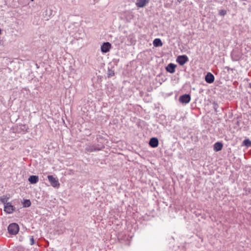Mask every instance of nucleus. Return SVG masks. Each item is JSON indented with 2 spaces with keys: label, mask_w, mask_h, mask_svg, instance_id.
I'll return each instance as SVG.
<instances>
[{
  "label": "nucleus",
  "mask_w": 251,
  "mask_h": 251,
  "mask_svg": "<svg viewBox=\"0 0 251 251\" xmlns=\"http://www.w3.org/2000/svg\"><path fill=\"white\" fill-rule=\"evenodd\" d=\"M182 0H177V1L180 3Z\"/></svg>",
  "instance_id": "21"
},
{
  "label": "nucleus",
  "mask_w": 251,
  "mask_h": 251,
  "mask_svg": "<svg viewBox=\"0 0 251 251\" xmlns=\"http://www.w3.org/2000/svg\"><path fill=\"white\" fill-rule=\"evenodd\" d=\"M4 210L7 213L11 214L15 210V208L10 203L8 202L4 205Z\"/></svg>",
  "instance_id": "6"
},
{
  "label": "nucleus",
  "mask_w": 251,
  "mask_h": 251,
  "mask_svg": "<svg viewBox=\"0 0 251 251\" xmlns=\"http://www.w3.org/2000/svg\"><path fill=\"white\" fill-rule=\"evenodd\" d=\"M111 48V45L109 42H105L103 43V44L101 46L100 49L101 52L103 53H106L109 51L110 49Z\"/></svg>",
  "instance_id": "5"
},
{
  "label": "nucleus",
  "mask_w": 251,
  "mask_h": 251,
  "mask_svg": "<svg viewBox=\"0 0 251 251\" xmlns=\"http://www.w3.org/2000/svg\"><path fill=\"white\" fill-rule=\"evenodd\" d=\"M39 180L38 176H31L28 178V181L31 184H35Z\"/></svg>",
  "instance_id": "13"
},
{
  "label": "nucleus",
  "mask_w": 251,
  "mask_h": 251,
  "mask_svg": "<svg viewBox=\"0 0 251 251\" xmlns=\"http://www.w3.org/2000/svg\"><path fill=\"white\" fill-rule=\"evenodd\" d=\"M101 148L94 145H87L85 150L88 152H93L100 150Z\"/></svg>",
  "instance_id": "7"
},
{
  "label": "nucleus",
  "mask_w": 251,
  "mask_h": 251,
  "mask_svg": "<svg viewBox=\"0 0 251 251\" xmlns=\"http://www.w3.org/2000/svg\"><path fill=\"white\" fill-rule=\"evenodd\" d=\"M226 11L224 10H221L219 12V14L221 16H224L226 14Z\"/></svg>",
  "instance_id": "18"
},
{
  "label": "nucleus",
  "mask_w": 251,
  "mask_h": 251,
  "mask_svg": "<svg viewBox=\"0 0 251 251\" xmlns=\"http://www.w3.org/2000/svg\"><path fill=\"white\" fill-rule=\"evenodd\" d=\"M34 244V240L33 237L30 238V244L33 245Z\"/></svg>",
  "instance_id": "19"
},
{
  "label": "nucleus",
  "mask_w": 251,
  "mask_h": 251,
  "mask_svg": "<svg viewBox=\"0 0 251 251\" xmlns=\"http://www.w3.org/2000/svg\"><path fill=\"white\" fill-rule=\"evenodd\" d=\"M150 1V0H137L136 5L139 8L144 7Z\"/></svg>",
  "instance_id": "8"
},
{
  "label": "nucleus",
  "mask_w": 251,
  "mask_h": 251,
  "mask_svg": "<svg viewBox=\"0 0 251 251\" xmlns=\"http://www.w3.org/2000/svg\"><path fill=\"white\" fill-rule=\"evenodd\" d=\"M223 145L221 142H216L214 145V150L215 151H219L222 150Z\"/></svg>",
  "instance_id": "12"
},
{
  "label": "nucleus",
  "mask_w": 251,
  "mask_h": 251,
  "mask_svg": "<svg viewBox=\"0 0 251 251\" xmlns=\"http://www.w3.org/2000/svg\"><path fill=\"white\" fill-rule=\"evenodd\" d=\"M158 140L157 138L152 137L149 141V145L152 148H156L158 146Z\"/></svg>",
  "instance_id": "9"
},
{
  "label": "nucleus",
  "mask_w": 251,
  "mask_h": 251,
  "mask_svg": "<svg viewBox=\"0 0 251 251\" xmlns=\"http://www.w3.org/2000/svg\"><path fill=\"white\" fill-rule=\"evenodd\" d=\"M188 60V57L186 55H179L176 58L177 62L181 66L187 62Z\"/></svg>",
  "instance_id": "3"
},
{
  "label": "nucleus",
  "mask_w": 251,
  "mask_h": 251,
  "mask_svg": "<svg viewBox=\"0 0 251 251\" xmlns=\"http://www.w3.org/2000/svg\"><path fill=\"white\" fill-rule=\"evenodd\" d=\"M250 87L251 88V83L250 84Z\"/></svg>",
  "instance_id": "22"
},
{
  "label": "nucleus",
  "mask_w": 251,
  "mask_h": 251,
  "mask_svg": "<svg viewBox=\"0 0 251 251\" xmlns=\"http://www.w3.org/2000/svg\"><path fill=\"white\" fill-rule=\"evenodd\" d=\"M191 100V96L189 94H184L180 96L179 98V101L181 103H188Z\"/></svg>",
  "instance_id": "4"
},
{
  "label": "nucleus",
  "mask_w": 251,
  "mask_h": 251,
  "mask_svg": "<svg viewBox=\"0 0 251 251\" xmlns=\"http://www.w3.org/2000/svg\"><path fill=\"white\" fill-rule=\"evenodd\" d=\"M49 181L51 185L53 187H58L60 185L58 179L53 177L52 176L49 175L48 176Z\"/></svg>",
  "instance_id": "2"
},
{
  "label": "nucleus",
  "mask_w": 251,
  "mask_h": 251,
  "mask_svg": "<svg viewBox=\"0 0 251 251\" xmlns=\"http://www.w3.org/2000/svg\"><path fill=\"white\" fill-rule=\"evenodd\" d=\"M243 145L247 147H251V141L249 139H245L243 141Z\"/></svg>",
  "instance_id": "16"
},
{
  "label": "nucleus",
  "mask_w": 251,
  "mask_h": 251,
  "mask_svg": "<svg viewBox=\"0 0 251 251\" xmlns=\"http://www.w3.org/2000/svg\"><path fill=\"white\" fill-rule=\"evenodd\" d=\"M8 230L10 234L15 235L19 230V226L16 223L10 224L8 226Z\"/></svg>",
  "instance_id": "1"
},
{
  "label": "nucleus",
  "mask_w": 251,
  "mask_h": 251,
  "mask_svg": "<svg viewBox=\"0 0 251 251\" xmlns=\"http://www.w3.org/2000/svg\"><path fill=\"white\" fill-rule=\"evenodd\" d=\"M214 76L211 73H208L205 77V80L208 83H212L214 81Z\"/></svg>",
  "instance_id": "10"
},
{
  "label": "nucleus",
  "mask_w": 251,
  "mask_h": 251,
  "mask_svg": "<svg viewBox=\"0 0 251 251\" xmlns=\"http://www.w3.org/2000/svg\"><path fill=\"white\" fill-rule=\"evenodd\" d=\"M22 203L24 207H28L31 205V202L29 200H24Z\"/></svg>",
  "instance_id": "15"
},
{
  "label": "nucleus",
  "mask_w": 251,
  "mask_h": 251,
  "mask_svg": "<svg viewBox=\"0 0 251 251\" xmlns=\"http://www.w3.org/2000/svg\"><path fill=\"white\" fill-rule=\"evenodd\" d=\"M153 45L155 47H161L162 46V43L159 38H156L153 40Z\"/></svg>",
  "instance_id": "14"
},
{
  "label": "nucleus",
  "mask_w": 251,
  "mask_h": 251,
  "mask_svg": "<svg viewBox=\"0 0 251 251\" xmlns=\"http://www.w3.org/2000/svg\"><path fill=\"white\" fill-rule=\"evenodd\" d=\"M114 75V73L113 72H111V73H109V75L112 76Z\"/></svg>",
  "instance_id": "20"
},
{
  "label": "nucleus",
  "mask_w": 251,
  "mask_h": 251,
  "mask_svg": "<svg viewBox=\"0 0 251 251\" xmlns=\"http://www.w3.org/2000/svg\"><path fill=\"white\" fill-rule=\"evenodd\" d=\"M0 201L5 205L6 203V202L7 201V199L5 197H1Z\"/></svg>",
  "instance_id": "17"
},
{
  "label": "nucleus",
  "mask_w": 251,
  "mask_h": 251,
  "mask_svg": "<svg viewBox=\"0 0 251 251\" xmlns=\"http://www.w3.org/2000/svg\"><path fill=\"white\" fill-rule=\"evenodd\" d=\"M176 67V65L173 63H170L166 67V70L168 72L173 74L175 72V69Z\"/></svg>",
  "instance_id": "11"
}]
</instances>
